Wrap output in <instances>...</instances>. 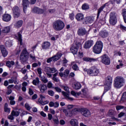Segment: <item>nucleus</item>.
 Returning <instances> with one entry per match:
<instances>
[{
    "mask_svg": "<svg viewBox=\"0 0 126 126\" xmlns=\"http://www.w3.org/2000/svg\"><path fill=\"white\" fill-rule=\"evenodd\" d=\"M22 2H23L22 4L23 6L24 12L25 13V11H26L27 8L28 7V6H29L30 2L29 1V0H23Z\"/></svg>",
    "mask_w": 126,
    "mask_h": 126,
    "instance_id": "obj_14",
    "label": "nucleus"
},
{
    "mask_svg": "<svg viewBox=\"0 0 126 126\" xmlns=\"http://www.w3.org/2000/svg\"><path fill=\"white\" fill-rule=\"evenodd\" d=\"M99 69H97L96 67H92L90 69H89L88 71V74L91 75L92 76H97L99 74Z\"/></svg>",
    "mask_w": 126,
    "mask_h": 126,
    "instance_id": "obj_6",
    "label": "nucleus"
},
{
    "mask_svg": "<svg viewBox=\"0 0 126 126\" xmlns=\"http://www.w3.org/2000/svg\"><path fill=\"white\" fill-rule=\"evenodd\" d=\"M82 111V108H75L73 109L72 111L74 114H78V113H81Z\"/></svg>",
    "mask_w": 126,
    "mask_h": 126,
    "instance_id": "obj_35",
    "label": "nucleus"
},
{
    "mask_svg": "<svg viewBox=\"0 0 126 126\" xmlns=\"http://www.w3.org/2000/svg\"><path fill=\"white\" fill-rule=\"evenodd\" d=\"M0 48L3 57L4 58H5V57L7 56L8 53L7 52L6 49H5V48H4V46L3 45H0Z\"/></svg>",
    "mask_w": 126,
    "mask_h": 126,
    "instance_id": "obj_21",
    "label": "nucleus"
},
{
    "mask_svg": "<svg viewBox=\"0 0 126 126\" xmlns=\"http://www.w3.org/2000/svg\"><path fill=\"white\" fill-rule=\"evenodd\" d=\"M110 1L112 4H114L115 2H117V3H120L122 1V0H110Z\"/></svg>",
    "mask_w": 126,
    "mask_h": 126,
    "instance_id": "obj_47",
    "label": "nucleus"
},
{
    "mask_svg": "<svg viewBox=\"0 0 126 126\" xmlns=\"http://www.w3.org/2000/svg\"><path fill=\"white\" fill-rule=\"evenodd\" d=\"M11 115H12L14 117H18V116H19V112L13 110L11 112Z\"/></svg>",
    "mask_w": 126,
    "mask_h": 126,
    "instance_id": "obj_43",
    "label": "nucleus"
},
{
    "mask_svg": "<svg viewBox=\"0 0 126 126\" xmlns=\"http://www.w3.org/2000/svg\"><path fill=\"white\" fill-rule=\"evenodd\" d=\"M81 114L84 116V117H86L87 118L90 117V116L91 115L90 111L86 108H83L82 109Z\"/></svg>",
    "mask_w": 126,
    "mask_h": 126,
    "instance_id": "obj_13",
    "label": "nucleus"
},
{
    "mask_svg": "<svg viewBox=\"0 0 126 126\" xmlns=\"http://www.w3.org/2000/svg\"><path fill=\"white\" fill-rule=\"evenodd\" d=\"M22 24H23V21L19 20L15 24L14 26L16 28H20L22 26Z\"/></svg>",
    "mask_w": 126,
    "mask_h": 126,
    "instance_id": "obj_27",
    "label": "nucleus"
},
{
    "mask_svg": "<svg viewBox=\"0 0 126 126\" xmlns=\"http://www.w3.org/2000/svg\"><path fill=\"white\" fill-rule=\"evenodd\" d=\"M103 42H102V41L100 40L97 41L93 48V52H94V54L99 55L101 53L102 50H103Z\"/></svg>",
    "mask_w": 126,
    "mask_h": 126,
    "instance_id": "obj_2",
    "label": "nucleus"
},
{
    "mask_svg": "<svg viewBox=\"0 0 126 126\" xmlns=\"http://www.w3.org/2000/svg\"><path fill=\"white\" fill-rule=\"evenodd\" d=\"M93 46V40H89L85 42L84 45V48L85 49H89Z\"/></svg>",
    "mask_w": 126,
    "mask_h": 126,
    "instance_id": "obj_17",
    "label": "nucleus"
},
{
    "mask_svg": "<svg viewBox=\"0 0 126 126\" xmlns=\"http://www.w3.org/2000/svg\"><path fill=\"white\" fill-rule=\"evenodd\" d=\"M90 8V7L89 6V4L85 3L82 5V9L83 10H88Z\"/></svg>",
    "mask_w": 126,
    "mask_h": 126,
    "instance_id": "obj_33",
    "label": "nucleus"
},
{
    "mask_svg": "<svg viewBox=\"0 0 126 126\" xmlns=\"http://www.w3.org/2000/svg\"><path fill=\"white\" fill-rule=\"evenodd\" d=\"M83 61L85 62H97L98 61V59H94V58H83Z\"/></svg>",
    "mask_w": 126,
    "mask_h": 126,
    "instance_id": "obj_28",
    "label": "nucleus"
},
{
    "mask_svg": "<svg viewBox=\"0 0 126 126\" xmlns=\"http://www.w3.org/2000/svg\"><path fill=\"white\" fill-rule=\"evenodd\" d=\"M112 82H113V78L110 76H108L105 79L104 83V91L103 94H105L107 91L111 89V86H112Z\"/></svg>",
    "mask_w": 126,
    "mask_h": 126,
    "instance_id": "obj_3",
    "label": "nucleus"
},
{
    "mask_svg": "<svg viewBox=\"0 0 126 126\" xmlns=\"http://www.w3.org/2000/svg\"><path fill=\"white\" fill-rule=\"evenodd\" d=\"M44 71L46 73H51V67H45L44 69Z\"/></svg>",
    "mask_w": 126,
    "mask_h": 126,
    "instance_id": "obj_48",
    "label": "nucleus"
},
{
    "mask_svg": "<svg viewBox=\"0 0 126 126\" xmlns=\"http://www.w3.org/2000/svg\"><path fill=\"white\" fill-rule=\"evenodd\" d=\"M63 113H64V114H65V115L67 117L72 116V113H71V111L69 112V113H68V112H67V110L66 109H63Z\"/></svg>",
    "mask_w": 126,
    "mask_h": 126,
    "instance_id": "obj_41",
    "label": "nucleus"
},
{
    "mask_svg": "<svg viewBox=\"0 0 126 126\" xmlns=\"http://www.w3.org/2000/svg\"><path fill=\"white\" fill-rule=\"evenodd\" d=\"M109 22L111 25H115L117 23V17L114 13H110Z\"/></svg>",
    "mask_w": 126,
    "mask_h": 126,
    "instance_id": "obj_10",
    "label": "nucleus"
},
{
    "mask_svg": "<svg viewBox=\"0 0 126 126\" xmlns=\"http://www.w3.org/2000/svg\"><path fill=\"white\" fill-rule=\"evenodd\" d=\"M51 46V43L49 41H45L42 44L41 47L44 50L49 49Z\"/></svg>",
    "mask_w": 126,
    "mask_h": 126,
    "instance_id": "obj_23",
    "label": "nucleus"
},
{
    "mask_svg": "<svg viewBox=\"0 0 126 126\" xmlns=\"http://www.w3.org/2000/svg\"><path fill=\"white\" fill-rule=\"evenodd\" d=\"M53 88L56 90V92H58L59 93L62 92V89L59 88V87H53Z\"/></svg>",
    "mask_w": 126,
    "mask_h": 126,
    "instance_id": "obj_49",
    "label": "nucleus"
},
{
    "mask_svg": "<svg viewBox=\"0 0 126 126\" xmlns=\"http://www.w3.org/2000/svg\"><path fill=\"white\" fill-rule=\"evenodd\" d=\"M124 108H125V106H121V105L116 106V110H117V111H119V110H121V109H124Z\"/></svg>",
    "mask_w": 126,
    "mask_h": 126,
    "instance_id": "obj_54",
    "label": "nucleus"
},
{
    "mask_svg": "<svg viewBox=\"0 0 126 126\" xmlns=\"http://www.w3.org/2000/svg\"><path fill=\"white\" fill-rule=\"evenodd\" d=\"M70 125L72 126H79L78 121L75 119H72L70 121Z\"/></svg>",
    "mask_w": 126,
    "mask_h": 126,
    "instance_id": "obj_26",
    "label": "nucleus"
},
{
    "mask_svg": "<svg viewBox=\"0 0 126 126\" xmlns=\"http://www.w3.org/2000/svg\"><path fill=\"white\" fill-rule=\"evenodd\" d=\"M69 17L70 19L71 20H73L74 19V13H71L69 14Z\"/></svg>",
    "mask_w": 126,
    "mask_h": 126,
    "instance_id": "obj_52",
    "label": "nucleus"
},
{
    "mask_svg": "<svg viewBox=\"0 0 126 126\" xmlns=\"http://www.w3.org/2000/svg\"><path fill=\"white\" fill-rule=\"evenodd\" d=\"M22 32H18V41L20 42V45H22Z\"/></svg>",
    "mask_w": 126,
    "mask_h": 126,
    "instance_id": "obj_34",
    "label": "nucleus"
},
{
    "mask_svg": "<svg viewBox=\"0 0 126 126\" xmlns=\"http://www.w3.org/2000/svg\"><path fill=\"white\" fill-rule=\"evenodd\" d=\"M29 94H30V95H33V94H34V92H33V90H32V89L30 88L29 90Z\"/></svg>",
    "mask_w": 126,
    "mask_h": 126,
    "instance_id": "obj_55",
    "label": "nucleus"
},
{
    "mask_svg": "<svg viewBox=\"0 0 126 126\" xmlns=\"http://www.w3.org/2000/svg\"><path fill=\"white\" fill-rule=\"evenodd\" d=\"M10 32V28L9 27H6L2 30L3 33H9Z\"/></svg>",
    "mask_w": 126,
    "mask_h": 126,
    "instance_id": "obj_38",
    "label": "nucleus"
},
{
    "mask_svg": "<svg viewBox=\"0 0 126 126\" xmlns=\"http://www.w3.org/2000/svg\"><path fill=\"white\" fill-rule=\"evenodd\" d=\"M115 115H116V112L115 110L112 109L109 110V111H108V116H115Z\"/></svg>",
    "mask_w": 126,
    "mask_h": 126,
    "instance_id": "obj_44",
    "label": "nucleus"
},
{
    "mask_svg": "<svg viewBox=\"0 0 126 126\" xmlns=\"http://www.w3.org/2000/svg\"><path fill=\"white\" fill-rule=\"evenodd\" d=\"M108 32L106 31H102L99 32V35L101 36L102 38H106L108 37Z\"/></svg>",
    "mask_w": 126,
    "mask_h": 126,
    "instance_id": "obj_25",
    "label": "nucleus"
},
{
    "mask_svg": "<svg viewBox=\"0 0 126 126\" xmlns=\"http://www.w3.org/2000/svg\"><path fill=\"white\" fill-rule=\"evenodd\" d=\"M25 107L28 111H30V110H31V107H30V105H29L28 103H26L25 104Z\"/></svg>",
    "mask_w": 126,
    "mask_h": 126,
    "instance_id": "obj_51",
    "label": "nucleus"
},
{
    "mask_svg": "<svg viewBox=\"0 0 126 126\" xmlns=\"http://www.w3.org/2000/svg\"><path fill=\"white\" fill-rule=\"evenodd\" d=\"M101 59L100 62L106 65H109L110 63H111V60H110V58L109 56L106 54H104L100 57Z\"/></svg>",
    "mask_w": 126,
    "mask_h": 126,
    "instance_id": "obj_7",
    "label": "nucleus"
},
{
    "mask_svg": "<svg viewBox=\"0 0 126 126\" xmlns=\"http://www.w3.org/2000/svg\"><path fill=\"white\" fill-rule=\"evenodd\" d=\"M60 106V103L58 101H56L54 103V108H59Z\"/></svg>",
    "mask_w": 126,
    "mask_h": 126,
    "instance_id": "obj_57",
    "label": "nucleus"
},
{
    "mask_svg": "<svg viewBox=\"0 0 126 126\" xmlns=\"http://www.w3.org/2000/svg\"><path fill=\"white\" fill-rule=\"evenodd\" d=\"M15 63L13 61H8L6 63V64L8 67H11L12 65H14Z\"/></svg>",
    "mask_w": 126,
    "mask_h": 126,
    "instance_id": "obj_31",
    "label": "nucleus"
},
{
    "mask_svg": "<svg viewBox=\"0 0 126 126\" xmlns=\"http://www.w3.org/2000/svg\"><path fill=\"white\" fill-rule=\"evenodd\" d=\"M39 77H40L41 80L43 82V83H48V79H47V78H46L45 76H42L41 75H39Z\"/></svg>",
    "mask_w": 126,
    "mask_h": 126,
    "instance_id": "obj_39",
    "label": "nucleus"
},
{
    "mask_svg": "<svg viewBox=\"0 0 126 126\" xmlns=\"http://www.w3.org/2000/svg\"><path fill=\"white\" fill-rule=\"evenodd\" d=\"M12 11L14 14V17L15 18H18V17H19V16L20 15V10L19 9V7L17 6H15L12 8Z\"/></svg>",
    "mask_w": 126,
    "mask_h": 126,
    "instance_id": "obj_11",
    "label": "nucleus"
},
{
    "mask_svg": "<svg viewBox=\"0 0 126 126\" xmlns=\"http://www.w3.org/2000/svg\"><path fill=\"white\" fill-rule=\"evenodd\" d=\"M77 34L78 36H84L85 35L89 34V30L87 31L85 28L81 27L79 28L77 30Z\"/></svg>",
    "mask_w": 126,
    "mask_h": 126,
    "instance_id": "obj_8",
    "label": "nucleus"
},
{
    "mask_svg": "<svg viewBox=\"0 0 126 126\" xmlns=\"http://www.w3.org/2000/svg\"><path fill=\"white\" fill-rule=\"evenodd\" d=\"M40 98L38 99V102L42 105H46L48 104L49 100H45L46 97L42 94L39 95Z\"/></svg>",
    "mask_w": 126,
    "mask_h": 126,
    "instance_id": "obj_12",
    "label": "nucleus"
},
{
    "mask_svg": "<svg viewBox=\"0 0 126 126\" xmlns=\"http://www.w3.org/2000/svg\"><path fill=\"white\" fill-rule=\"evenodd\" d=\"M75 18L77 21H83L84 19V15L82 13H79L75 16Z\"/></svg>",
    "mask_w": 126,
    "mask_h": 126,
    "instance_id": "obj_18",
    "label": "nucleus"
},
{
    "mask_svg": "<svg viewBox=\"0 0 126 126\" xmlns=\"http://www.w3.org/2000/svg\"><path fill=\"white\" fill-rule=\"evenodd\" d=\"M53 61H54V59L52 57H51V58H49L48 59H47L46 62L48 63H51V62H53Z\"/></svg>",
    "mask_w": 126,
    "mask_h": 126,
    "instance_id": "obj_56",
    "label": "nucleus"
},
{
    "mask_svg": "<svg viewBox=\"0 0 126 126\" xmlns=\"http://www.w3.org/2000/svg\"><path fill=\"white\" fill-rule=\"evenodd\" d=\"M47 87L49 88H52L53 87V84L51 82H49L47 84Z\"/></svg>",
    "mask_w": 126,
    "mask_h": 126,
    "instance_id": "obj_64",
    "label": "nucleus"
},
{
    "mask_svg": "<svg viewBox=\"0 0 126 126\" xmlns=\"http://www.w3.org/2000/svg\"><path fill=\"white\" fill-rule=\"evenodd\" d=\"M32 84L33 85H35V86H39V83H40V80H39V78L36 77L35 79L33 80L32 82Z\"/></svg>",
    "mask_w": 126,
    "mask_h": 126,
    "instance_id": "obj_30",
    "label": "nucleus"
},
{
    "mask_svg": "<svg viewBox=\"0 0 126 126\" xmlns=\"http://www.w3.org/2000/svg\"><path fill=\"white\" fill-rule=\"evenodd\" d=\"M37 87L41 93H45V91H46L48 88L45 84H40Z\"/></svg>",
    "mask_w": 126,
    "mask_h": 126,
    "instance_id": "obj_16",
    "label": "nucleus"
},
{
    "mask_svg": "<svg viewBox=\"0 0 126 126\" xmlns=\"http://www.w3.org/2000/svg\"><path fill=\"white\" fill-rule=\"evenodd\" d=\"M126 92L123 93L121 97L122 101H126Z\"/></svg>",
    "mask_w": 126,
    "mask_h": 126,
    "instance_id": "obj_46",
    "label": "nucleus"
},
{
    "mask_svg": "<svg viewBox=\"0 0 126 126\" xmlns=\"http://www.w3.org/2000/svg\"><path fill=\"white\" fill-rule=\"evenodd\" d=\"M60 125H61V126H63L64 125H65V121H64V120H61L60 121Z\"/></svg>",
    "mask_w": 126,
    "mask_h": 126,
    "instance_id": "obj_62",
    "label": "nucleus"
},
{
    "mask_svg": "<svg viewBox=\"0 0 126 126\" xmlns=\"http://www.w3.org/2000/svg\"><path fill=\"white\" fill-rule=\"evenodd\" d=\"M72 87L76 90H78L81 88V85L79 82H75L73 84Z\"/></svg>",
    "mask_w": 126,
    "mask_h": 126,
    "instance_id": "obj_24",
    "label": "nucleus"
},
{
    "mask_svg": "<svg viewBox=\"0 0 126 126\" xmlns=\"http://www.w3.org/2000/svg\"><path fill=\"white\" fill-rule=\"evenodd\" d=\"M71 65H73L72 69L73 70H75V71L76 70H79V67H78V65H77L76 63H74V62H72Z\"/></svg>",
    "mask_w": 126,
    "mask_h": 126,
    "instance_id": "obj_37",
    "label": "nucleus"
},
{
    "mask_svg": "<svg viewBox=\"0 0 126 126\" xmlns=\"http://www.w3.org/2000/svg\"><path fill=\"white\" fill-rule=\"evenodd\" d=\"M2 19L3 21L8 22L11 19V16L8 14H4L2 16Z\"/></svg>",
    "mask_w": 126,
    "mask_h": 126,
    "instance_id": "obj_15",
    "label": "nucleus"
},
{
    "mask_svg": "<svg viewBox=\"0 0 126 126\" xmlns=\"http://www.w3.org/2000/svg\"><path fill=\"white\" fill-rule=\"evenodd\" d=\"M53 121L56 125H59L60 124V122L59 121V119L58 118L54 119Z\"/></svg>",
    "mask_w": 126,
    "mask_h": 126,
    "instance_id": "obj_59",
    "label": "nucleus"
},
{
    "mask_svg": "<svg viewBox=\"0 0 126 126\" xmlns=\"http://www.w3.org/2000/svg\"><path fill=\"white\" fill-rule=\"evenodd\" d=\"M37 0H30V4H35Z\"/></svg>",
    "mask_w": 126,
    "mask_h": 126,
    "instance_id": "obj_60",
    "label": "nucleus"
},
{
    "mask_svg": "<svg viewBox=\"0 0 126 126\" xmlns=\"http://www.w3.org/2000/svg\"><path fill=\"white\" fill-rule=\"evenodd\" d=\"M62 93L63 95L64 96L65 98H67V99H68V100H70V101H73V98L69 97V95H68V94H67V93L64 91H62Z\"/></svg>",
    "mask_w": 126,
    "mask_h": 126,
    "instance_id": "obj_29",
    "label": "nucleus"
},
{
    "mask_svg": "<svg viewBox=\"0 0 126 126\" xmlns=\"http://www.w3.org/2000/svg\"><path fill=\"white\" fill-rule=\"evenodd\" d=\"M33 11L35 13H38V14H42V13H44V9L38 8L37 7L33 8Z\"/></svg>",
    "mask_w": 126,
    "mask_h": 126,
    "instance_id": "obj_22",
    "label": "nucleus"
},
{
    "mask_svg": "<svg viewBox=\"0 0 126 126\" xmlns=\"http://www.w3.org/2000/svg\"><path fill=\"white\" fill-rule=\"evenodd\" d=\"M63 66H65V64L67 63V60L65 58H64L63 61Z\"/></svg>",
    "mask_w": 126,
    "mask_h": 126,
    "instance_id": "obj_58",
    "label": "nucleus"
},
{
    "mask_svg": "<svg viewBox=\"0 0 126 126\" xmlns=\"http://www.w3.org/2000/svg\"><path fill=\"white\" fill-rule=\"evenodd\" d=\"M30 58H31V59H32V60H33V61H35V55L34 54H30Z\"/></svg>",
    "mask_w": 126,
    "mask_h": 126,
    "instance_id": "obj_61",
    "label": "nucleus"
},
{
    "mask_svg": "<svg viewBox=\"0 0 126 126\" xmlns=\"http://www.w3.org/2000/svg\"><path fill=\"white\" fill-rule=\"evenodd\" d=\"M84 21L85 24H88V23H93L94 18L91 16L86 17L84 18Z\"/></svg>",
    "mask_w": 126,
    "mask_h": 126,
    "instance_id": "obj_19",
    "label": "nucleus"
},
{
    "mask_svg": "<svg viewBox=\"0 0 126 126\" xmlns=\"http://www.w3.org/2000/svg\"><path fill=\"white\" fill-rule=\"evenodd\" d=\"M5 45L6 47H11L12 46V41L11 40H8L5 42Z\"/></svg>",
    "mask_w": 126,
    "mask_h": 126,
    "instance_id": "obj_40",
    "label": "nucleus"
},
{
    "mask_svg": "<svg viewBox=\"0 0 126 126\" xmlns=\"http://www.w3.org/2000/svg\"><path fill=\"white\" fill-rule=\"evenodd\" d=\"M125 84V80L122 77H117L114 83V86L116 88H121Z\"/></svg>",
    "mask_w": 126,
    "mask_h": 126,
    "instance_id": "obj_5",
    "label": "nucleus"
},
{
    "mask_svg": "<svg viewBox=\"0 0 126 126\" xmlns=\"http://www.w3.org/2000/svg\"><path fill=\"white\" fill-rule=\"evenodd\" d=\"M106 6V4L103 5L102 6L100 7L98 9V12H97V18H98L100 13L103 11V9H104V8Z\"/></svg>",
    "mask_w": 126,
    "mask_h": 126,
    "instance_id": "obj_36",
    "label": "nucleus"
},
{
    "mask_svg": "<svg viewBox=\"0 0 126 126\" xmlns=\"http://www.w3.org/2000/svg\"><path fill=\"white\" fill-rule=\"evenodd\" d=\"M79 47H81V43L80 42L76 43L74 44L71 48L70 51L73 55H76L77 54V51Z\"/></svg>",
    "mask_w": 126,
    "mask_h": 126,
    "instance_id": "obj_9",
    "label": "nucleus"
},
{
    "mask_svg": "<svg viewBox=\"0 0 126 126\" xmlns=\"http://www.w3.org/2000/svg\"><path fill=\"white\" fill-rule=\"evenodd\" d=\"M63 73L64 77H67V76H68V74H69V70L67 69L65 70Z\"/></svg>",
    "mask_w": 126,
    "mask_h": 126,
    "instance_id": "obj_50",
    "label": "nucleus"
},
{
    "mask_svg": "<svg viewBox=\"0 0 126 126\" xmlns=\"http://www.w3.org/2000/svg\"><path fill=\"white\" fill-rule=\"evenodd\" d=\"M53 27L55 31H61L64 28V23L61 20H56L53 23Z\"/></svg>",
    "mask_w": 126,
    "mask_h": 126,
    "instance_id": "obj_1",
    "label": "nucleus"
},
{
    "mask_svg": "<svg viewBox=\"0 0 126 126\" xmlns=\"http://www.w3.org/2000/svg\"><path fill=\"white\" fill-rule=\"evenodd\" d=\"M122 15L124 19V22H125V23H126V9H123L122 10Z\"/></svg>",
    "mask_w": 126,
    "mask_h": 126,
    "instance_id": "obj_42",
    "label": "nucleus"
},
{
    "mask_svg": "<svg viewBox=\"0 0 126 126\" xmlns=\"http://www.w3.org/2000/svg\"><path fill=\"white\" fill-rule=\"evenodd\" d=\"M55 72H57V69L55 67L50 68V73H55Z\"/></svg>",
    "mask_w": 126,
    "mask_h": 126,
    "instance_id": "obj_53",
    "label": "nucleus"
},
{
    "mask_svg": "<svg viewBox=\"0 0 126 126\" xmlns=\"http://www.w3.org/2000/svg\"><path fill=\"white\" fill-rule=\"evenodd\" d=\"M62 56L63 54L61 53V52H58L56 55L52 57L53 59V62H57V61H59V59H61Z\"/></svg>",
    "mask_w": 126,
    "mask_h": 126,
    "instance_id": "obj_20",
    "label": "nucleus"
},
{
    "mask_svg": "<svg viewBox=\"0 0 126 126\" xmlns=\"http://www.w3.org/2000/svg\"><path fill=\"white\" fill-rule=\"evenodd\" d=\"M47 93L50 96H53L55 95V92L52 90H48Z\"/></svg>",
    "mask_w": 126,
    "mask_h": 126,
    "instance_id": "obj_45",
    "label": "nucleus"
},
{
    "mask_svg": "<svg viewBox=\"0 0 126 126\" xmlns=\"http://www.w3.org/2000/svg\"><path fill=\"white\" fill-rule=\"evenodd\" d=\"M15 97L14 96H12L10 95L9 97V100L10 101V105H15V100H14Z\"/></svg>",
    "mask_w": 126,
    "mask_h": 126,
    "instance_id": "obj_32",
    "label": "nucleus"
},
{
    "mask_svg": "<svg viewBox=\"0 0 126 126\" xmlns=\"http://www.w3.org/2000/svg\"><path fill=\"white\" fill-rule=\"evenodd\" d=\"M52 79L55 82H60V79H59V78H58L57 77H53Z\"/></svg>",
    "mask_w": 126,
    "mask_h": 126,
    "instance_id": "obj_63",
    "label": "nucleus"
},
{
    "mask_svg": "<svg viewBox=\"0 0 126 126\" xmlns=\"http://www.w3.org/2000/svg\"><path fill=\"white\" fill-rule=\"evenodd\" d=\"M29 56V53H28V52H27V50L26 48H24L22 51L20 56V60L22 63H26V62H27Z\"/></svg>",
    "mask_w": 126,
    "mask_h": 126,
    "instance_id": "obj_4",
    "label": "nucleus"
}]
</instances>
